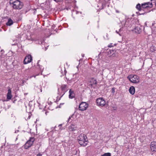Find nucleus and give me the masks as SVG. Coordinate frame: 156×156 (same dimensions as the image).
<instances>
[{
	"mask_svg": "<svg viewBox=\"0 0 156 156\" xmlns=\"http://www.w3.org/2000/svg\"><path fill=\"white\" fill-rule=\"evenodd\" d=\"M74 12H75L76 14H78L79 13H80V14H81V12H79L77 11H75V10H73L72 11V15H73V13H74Z\"/></svg>",
	"mask_w": 156,
	"mask_h": 156,
	"instance_id": "nucleus-27",
	"label": "nucleus"
},
{
	"mask_svg": "<svg viewBox=\"0 0 156 156\" xmlns=\"http://www.w3.org/2000/svg\"><path fill=\"white\" fill-rule=\"evenodd\" d=\"M151 149L152 151H156V142L153 141L151 142Z\"/></svg>",
	"mask_w": 156,
	"mask_h": 156,
	"instance_id": "nucleus-12",
	"label": "nucleus"
},
{
	"mask_svg": "<svg viewBox=\"0 0 156 156\" xmlns=\"http://www.w3.org/2000/svg\"><path fill=\"white\" fill-rule=\"evenodd\" d=\"M30 140L33 144L34 142L35 141V139L34 137H30L29 140Z\"/></svg>",
	"mask_w": 156,
	"mask_h": 156,
	"instance_id": "nucleus-26",
	"label": "nucleus"
},
{
	"mask_svg": "<svg viewBox=\"0 0 156 156\" xmlns=\"http://www.w3.org/2000/svg\"><path fill=\"white\" fill-rule=\"evenodd\" d=\"M4 146H1V148H3V147H4Z\"/></svg>",
	"mask_w": 156,
	"mask_h": 156,
	"instance_id": "nucleus-41",
	"label": "nucleus"
},
{
	"mask_svg": "<svg viewBox=\"0 0 156 156\" xmlns=\"http://www.w3.org/2000/svg\"><path fill=\"white\" fill-rule=\"evenodd\" d=\"M115 32L116 33L119 34L120 36H121L122 33H119V31H118L117 30H116Z\"/></svg>",
	"mask_w": 156,
	"mask_h": 156,
	"instance_id": "nucleus-29",
	"label": "nucleus"
},
{
	"mask_svg": "<svg viewBox=\"0 0 156 156\" xmlns=\"http://www.w3.org/2000/svg\"><path fill=\"white\" fill-rule=\"evenodd\" d=\"M3 51V50H1V52H2V51Z\"/></svg>",
	"mask_w": 156,
	"mask_h": 156,
	"instance_id": "nucleus-48",
	"label": "nucleus"
},
{
	"mask_svg": "<svg viewBox=\"0 0 156 156\" xmlns=\"http://www.w3.org/2000/svg\"><path fill=\"white\" fill-rule=\"evenodd\" d=\"M129 91L130 94H134L135 92V89L134 87L133 86L131 87L129 89Z\"/></svg>",
	"mask_w": 156,
	"mask_h": 156,
	"instance_id": "nucleus-18",
	"label": "nucleus"
},
{
	"mask_svg": "<svg viewBox=\"0 0 156 156\" xmlns=\"http://www.w3.org/2000/svg\"><path fill=\"white\" fill-rule=\"evenodd\" d=\"M39 61H38V62L37 63V65L39 66V67L40 68V70L41 72L42 73L43 72V70L44 68L42 67V66H40L38 64Z\"/></svg>",
	"mask_w": 156,
	"mask_h": 156,
	"instance_id": "nucleus-23",
	"label": "nucleus"
},
{
	"mask_svg": "<svg viewBox=\"0 0 156 156\" xmlns=\"http://www.w3.org/2000/svg\"><path fill=\"white\" fill-rule=\"evenodd\" d=\"M101 156H111V154L110 153H105Z\"/></svg>",
	"mask_w": 156,
	"mask_h": 156,
	"instance_id": "nucleus-25",
	"label": "nucleus"
},
{
	"mask_svg": "<svg viewBox=\"0 0 156 156\" xmlns=\"http://www.w3.org/2000/svg\"><path fill=\"white\" fill-rule=\"evenodd\" d=\"M128 78L130 82L133 83H138L139 82V77L136 75L133 76L130 75L129 76H128Z\"/></svg>",
	"mask_w": 156,
	"mask_h": 156,
	"instance_id": "nucleus-3",
	"label": "nucleus"
},
{
	"mask_svg": "<svg viewBox=\"0 0 156 156\" xmlns=\"http://www.w3.org/2000/svg\"><path fill=\"white\" fill-rule=\"evenodd\" d=\"M32 60V57L30 55H28L26 56L24 60L23 63L26 64L30 62Z\"/></svg>",
	"mask_w": 156,
	"mask_h": 156,
	"instance_id": "nucleus-9",
	"label": "nucleus"
},
{
	"mask_svg": "<svg viewBox=\"0 0 156 156\" xmlns=\"http://www.w3.org/2000/svg\"><path fill=\"white\" fill-rule=\"evenodd\" d=\"M52 103L51 102V101H50L49 103H48V104H49V105H51V104Z\"/></svg>",
	"mask_w": 156,
	"mask_h": 156,
	"instance_id": "nucleus-40",
	"label": "nucleus"
},
{
	"mask_svg": "<svg viewBox=\"0 0 156 156\" xmlns=\"http://www.w3.org/2000/svg\"><path fill=\"white\" fill-rule=\"evenodd\" d=\"M133 31L137 34H140L142 31V30L140 27H135Z\"/></svg>",
	"mask_w": 156,
	"mask_h": 156,
	"instance_id": "nucleus-17",
	"label": "nucleus"
},
{
	"mask_svg": "<svg viewBox=\"0 0 156 156\" xmlns=\"http://www.w3.org/2000/svg\"><path fill=\"white\" fill-rule=\"evenodd\" d=\"M62 124H60L58 125V127H59V130H61L63 129V128H61V127L62 126Z\"/></svg>",
	"mask_w": 156,
	"mask_h": 156,
	"instance_id": "nucleus-28",
	"label": "nucleus"
},
{
	"mask_svg": "<svg viewBox=\"0 0 156 156\" xmlns=\"http://www.w3.org/2000/svg\"><path fill=\"white\" fill-rule=\"evenodd\" d=\"M63 0H54L56 2H61L63 1Z\"/></svg>",
	"mask_w": 156,
	"mask_h": 156,
	"instance_id": "nucleus-31",
	"label": "nucleus"
},
{
	"mask_svg": "<svg viewBox=\"0 0 156 156\" xmlns=\"http://www.w3.org/2000/svg\"><path fill=\"white\" fill-rule=\"evenodd\" d=\"M45 114H46V115H47V112H46Z\"/></svg>",
	"mask_w": 156,
	"mask_h": 156,
	"instance_id": "nucleus-46",
	"label": "nucleus"
},
{
	"mask_svg": "<svg viewBox=\"0 0 156 156\" xmlns=\"http://www.w3.org/2000/svg\"><path fill=\"white\" fill-rule=\"evenodd\" d=\"M73 115L69 117L67 120V122H71V121L73 120V119H72V118H73Z\"/></svg>",
	"mask_w": 156,
	"mask_h": 156,
	"instance_id": "nucleus-24",
	"label": "nucleus"
},
{
	"mask_svg": "<svg viewBox=\"0 0 156 156\" xmlns=\"http://www.w3.org/2000/svg\"><path fill=\"white\" fill-rule=\"evenodd\" d=\"M77 129V126L72 124L69 127L68 129L70 131H74L76 130Z\"/></svg>",
	"mask_w": 156,
	"mask_h": 156,
	"instance_id": "nucleus-14",
	"label": "nucleus"
},
{
	"mask_svg": "<svg viewBox=\"0 0 156 156\" xmlns=\"http://www.w3.org/2000/svg\"><path fill=\"white\" fill-rule=\"evenodd\" d=\"M88 106V104L85 102H82L79 105V109L80 111L86 110Z\"/></svg>",
	"mask_w": 156,
	"mask_h": 156,
	"instance_id": "nucleus-5",
	"label": "nucleus"
},
{
	"mask_svg": "<svg viewBox=\"0 0 156 156\" xmlns=\"http://www.w3.org/2000/svg\"><path fill=\"white\" fill-rule=\"evenodd\" d=\"M36 9H34V14H35L36 13Z\"/></svg>",
	"mask_w": 156,
	"mask_h": 156,
	"instance_id": "nucleus-36",
	"label": "nucleus"
},
{
	"mask_svg": "<svg viewBox=\"0 0 156 156\" xmlns=\"http://www.w3.org/2000/svg\"><path fill=\"white\" fill-rule=\"evenodd\" d=\"M42 41H40V43H39V44H42Z\"/></svg>",
	"mask_w": 156,
	"mask_h": 156,
	"instance_id": "nucleus-39",
	"label": "nucleus"
},
{
	"mask_svg": "<svg viewBox=\"0 0 156 156\" xmlns=\"http://www.w3.org/2000/svg\"><path fill=\"white\" fill-rule=\"evenodd\" d=\"M74 3H76V1L74 0Z\"/></svg>",
	"mask_w": 156,
	"mask_h": 156,
	"instance_id": "nucleus-45",
	"label": "nucleus"
},
{
	"mask_svg": "<svg viewBox=\"0 0 156 156\" xmlns=\"http://www.w3.org/2000/svg\"><path fill=\"white\" fill-rule=\"evenodd\" d=\"M9 89L8 90V93L7 94V101L11 99L12 97V95L11 94V90L10 87L8 88Z\"/></svg>",
	"mask_w": 156,
	"mask_h": 156,
	"instance_id": "nucleus-13",
	"label": "nucleus"
},
{
	"mask_svg": "<svg viewBox=\"0 0 156 156\" xmlns=\"http://www.w3.org/2000/svg\"><path fill=\"white\" fill-rule=\"evenodd\" d=\"M112 93H114L115 92V88L113 87L112 89Z\"/></svg>",
	"mask_w": 156,
	"mask_h": 156,
	"instance_id": "nucleus-30",
	"label": "nucleus"
},
{
	"mask_svg": "<svg viewBox=\"0 0 156 156\" xmlns=\"http://www.w3.org/2000/svg\"><path fill=\"white\" fill-rule=\"evenodd\" d=\"M90 82L91 83V85L93 84H97V81L96 80L94 79V78L91 79L90 81Z\"/></svg>",
	"mask_w": 156,
	"mask_h": 156,
	"instance_id": "nucleus-21",
	"label": "nucleus"
},
{
	"mask_svg": "<svg viewBox=\"0 0 156 156\" xmlns=\"http://www.w3.org/2000/svg\"><path fill=\"white\" fill-rule=\"evenodd\" d=\"M122 28H120L119 30V33H121L122 31Z\"/></svg>",
	"mask_w": 156,
	"mask_h": 156,
	"instance_id": "nucleus-34",
	"label": "nucleus"
},
{
	"mask_svg": "<svg viewBox=\"0 0 156 156\" xmlns=\"http://www.w3.org/2000/svg\"><path fill=\"white\" fill-rule=\"evenodd\" d=\"M155 5H156V3H155Z\"/></svg>",
	"mask_w": 156,
	"mask_h": 156,
	"instance_id": "nucleus-50",
	"label": "nucleus"
},
{
	"mask_svg": "<svg viewBox=\"0 0 156 156\" xmlns=\"http://www.w3.org/2000/svg\"><path fill=\"white\" fill-rule=\"evenodd\" d=\"M122 24H124V26L125 27H129L131 25L132 26V21L131 19H128L126 20L125 22V21H122L121 22Z\"/></svg>",
	"mask_w": 156,
	"mask_h": 156,
	"instance_id": "nucleus-8",
	"label": "nucleus"
},
{
	"mask_svg": "<svg viewBox=\"0 0 156 156\" xmlns=\"http://www.w3.org/2000/svg\"><path fill=\"white\" fill-rule=\"evenodd\" d=\"M56 128V126H55L54 127V129H55V128Z\"/></svg>",
	"mask_w": 156,
	"mask_h": 156,
	"instance_id": "nucleus-44",
	"label": "nucleus"
},
{
	"mask_svg": "<svg viewBox=\"0 0 156 156\" xmlns=\"http://www.w3.org/2000/svg\"><path fill=\"white\" fill-rule=\"evenodd\" d=\"M97 5V9L98 10H100L104 9L106 3L98 2Z\"/></svg>",
	"mask_w": 156,
	"mask_h": 156,
	"instance_id": "nucleus-11",
	"label": "nucleus"
},
{
	"mask_svg": "<svg viewBox=\"0 0 156 156\" xmlns=\"http://www.w3.org/2000/svg\"><path fill=\"white\" fill-rule=\"evenodd\" d=\"M60 88L62 91L61 93L62 94V95H61V96L60 97L61 98L68 91V88L67 85L62 84L60 86Z\"/></svg>",
	"mask_w": 156,
	"mask_h": 156,
	"instance_id": "nucleus-6",
	"label": "nucleus"
},
{
	"mask_svg": "<svg viewBox=\"0 0 156 156\" xmlns=\"http://www.w3.org/2000/svg\"><path fill=\"white\" fill-rule=\"evenodd\" d=\"M36 76H34V77H35Z\"/></svg>",
	"mask_w": 156,
	"mask_h": 156,
	"instance_id": "nucleus-49",
	"label": "nucleus"
},
{
	"mask_svg": "<svg viewBox=\"0 0 156 156\" xmlns=\"http://www.w3.org/2000/svg\"><path fill=\"white\" fill-rule=\"evenodd\" d=\"M77 140L79 144L81 146H85L88 143L87 136L83 134H80L78 137Z\"/></svg>",
	"mask_w": 156,
	"mask_h": 156,
	"instance_id": "nucleus-2",
	"label": "nucleus"
},
{
	"mask_svg": "<svg viewBox=\"0 0 156 156\" xmlns=\"http://www.w3.org/2000/svg\"><path fill=\"white\" fill-rule=\"evenodd\" d=\"M33 145L32 143L29 140H28L24 145V148L26 149H27Z\"/></svg>",
	"mask_w": 156,
	"mask_h": 156,
	"instance_id": "nucleus-16",
	"label": "nucleus"
},
{
	"mask_svg": "<svg viewBox=\"0 0 156 156\" xmlns=\"http://www.w3.org/2000/svg\"><path fill=\"white\" fill-rule=\"evenodd\" d=\"M13 20L11 18H9L8 22L6 23V25L7 26H10L13 24Z\"/></svg>",
	"mask_w": 156,
	"mask_h": 156,
	"instance_id": "nucleus-19",
	"label": "nucleus"
},
{
	"mask_svg": "<svg viewBox=\"0 0 156 156\" xmlns=\"http://www.w3.org/2000/svg\"><path fill=\"white\" fill-rule=\"evenodd\" d=\"M109 0H96L97 2H101L102 3H106V2L108 1Z\"/></svg>",
	"mask_w": 156,
	"mask_h": 156,
	"instance_id": "nucleus-22",
	"label": "nucleus"
},
{
	"mask_svg": "<svg viewBox=\"0 0 156 156\" xmlns=\"http://www.w3.org/2000/svg\"><path fill=\"white\" fill-rule=\"evenodd\" d=\"M108 47H113V46L112 45V44L111 43L110 44L108 45Z\"/></svg>",
	"mask_w": 156,
	"mask_h": 156,
	"instance_id": "nucleus-32",
	"label": "nucleus"
},
{
	"mask_svg": "<svg viewBox=\"0 0 156 156\" xmlns=\"http://www.w3.org/2000/svg\"><path fill=\"white\" fill-rule=\"evenodd\" d=\"M10 5L15 9H20L23 8V3L18 0H10Z\"/></svg>",
	"mask_w": 156,
	"mask_h": 156,
	"instance_id": "nucleus-1",
	"label": "nucleus"
},
{
	"mask_svg": "<svg viewBox=\"0 0 156 156\" xmlns=\"http://www.w3.org/2000/svg\"><path fill=\"white\" fill-rule=\"evenodd\" d=\"M107 54L109 56H115L116 54V51L115 50L112 49L108 50L107 51Z\"/></svg>",
	"mask_w": 156,
	"mask_h": 156,
	"instance_id": "nucleus-10",
	"label": "nucleus"
},
{
	"mask_svg": "<svg viewBox=\"0 0 156 156\" xmlns=\"http://www.w3.org/2000/svg\"><path fill=\"white\" fill-rule=\"evenodd\" d=\"M42 156V154H37V156Z\"/></svg>",
	"mask_w": 156,
	"mask_h": 156,
	"instance_id": "nucleus-35",
	"label": "nucleus"
},
{
	"mask_svg": "<svg viewBox=\"0 0 156 156\" xmlns=\"http://www.w3.org/2000/svg\"><path fill=\"white\" fill-rule=\"evenodd\" d=\"M58 94L60 95H61V94L59 92V88H58Z\"/></svg>",
	"mask_w": 156,
	"mask_h": 156,
	"instance_id": "nucleus-33",
	"label": "nucleus"
},
{
	"mask_svg": "<svg viewBox=\"0 0 156 156\" xmlns=\"http://www.w3.org/2000/svg\"><path fill=\"white\" fill-rule=\"evenodd\" d=\"M69 97L70 99H72L75 97V94L73 90L70 89L69 91Z\"/></svg>",
	"mask_w": 156,
	"mask_h": 156,
	"instance_id": "nucleus-15",
	"label": "nucleus"
},
{
	"mask_svg": "<svg viewBox=\"0 0 156 156\" xmlns=\"http://www.w3.org/2000/svg\"><path fill=\"white\" fill-rule=\"evenodd\" d=\"M18 132H19V130L15 131V133H17Z\"/></svg>",
	"mask_w": 156,
	"mask_h": 156,
	"instance_id": "nucleus-38",
	"label": "nucleus"
},
{
	"mask_svg": "<svg viewBox=\"0 0 156 156\" xmlns=\"http://www.w3.org/2000/svg\"><path fill=\"white\" fill-rule=\"evenodd\" d=\"M116 12H117V13H119V11H116Z\"/></svg>",
	"mask_w": 156,
	"mask_h": 156,
	"instance_id": "nucleus-43",
	"label": "nucleus"
},
{
	"mask_svg": "<svg viewBox=\"0 0 156 156\" xmlns=\"http://www.w3.org/2000/svg\"><path fill=\"white\" fill-rule=\"evenodd\" d=\"M96 102L97 105L103 107L106 104L105 100L102 98H99L97 99Z\"/></svg>",
	"mask_w": 156,
	"mask_h": 156,
	"instance_id": "nucleus-4",
	"label": "nucleus"
},
{
	"mask_svg": "<svg viewBox=\"0 0 156 156\" xmlns=\"http://www.w3.org/2000/svg\"><path fill=\"white\" fill-rule=\"evenodd\" d=\"M136 8L140 11H141L142 10V6L141 5L140 6V4H138L136 6Z\"/></svg>",
	"mask_w": 156,
	"mask_h": 156,
	"instance_id": "nucleus-20",
	"label": "nucleus"
},
{
	"mask_svg": "<svg viewBox=\"0 0 156 156\" xmlns=\"http://www.w3.org/2000/svg\"><path fill=\"white\" fill-rule=\"evenodd\" d=\"M141 6L142 10L143 9L148 8H151L152 7L153 5L152 2H147L141 4Z\"/></svg>",
	"mask_w": 156,
	"mask_h": 156,
	"instance_id": "nucleus-7",
	"label": "nucleus"
},
{
	"mask_svg": "<svg viewBox=\"0 0 156 156\" xmlns=\"http://www.w3.org/2000/svg\"><path fill=\"white\" fill-rule=\"evenodd\" d=\"M108 34H106V37H107V39H108Z\"/></svg>",
	"mask_w": 156,
	"mask_h": 156,
	"instance_id": "nucleus-37",
	"label": "nucleus"
},
{
	"mask_svg": "<svg viewBox=\"0 0 156 156\" xmlns=\"http://www.w3.org/2000/svg\"><path fill=\"white\" fill-rule=\"evenodd\" d=\"M140 14H144V13H140Z\"/></svg>",
	"mask_w": 156,
	"mask_h": 156,
	"instance_id": "nucleus-42",
	"label": "nucleus"
},
{
	"mask_svg": "<svg viewBox=\"0 0 156 156\" xmlns=\"http://www.w3.org/2000/svg\"><path fill=\"white\" fill-rule=\"evenodd\" d=\"M84 55V54H83V55L82 54V56L83 57Z\"/></svg>",
	"mask_w": 156,
	"mask_h": 156,
	"instance_id": "nucleus-47",
	"label": "nucleus"
}]
</instances>
